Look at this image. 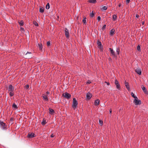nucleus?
Segmentation results:
<instances>
[{"label": "nucleus", "mask_w": 148, "mask_h": 148, "mask_svg": "<svg viewBox=\"0 0 148 148\" xmlns=\"http://www.w3.org/2000/svg\"><path fill=\"white\" fill-rule=\"evenodd\" d=\"M137 49L138 51H141L140 47L139 45H138L137 47Z\"/></svg>", "instance_id": "obj_29"}, {"label": "nucleus", "mask_w": 148, "mask_h": 148, "mask_svg": "<svg viewBox=\"0 0 148 148\" xmlns=\"http://www.w3.org/2000/svg\"><path fill=\"white\" fill-rule=\"evenodd\" d=\"M0 127L3 130L7 129V126L5 124L3 121L0 122Z\"/></svg>", "instance_id": "obj_3"}, {"label": "nucleus", "mask_w": 148, "mask_h": 148, "mask_svg": "<svg viewBox=\"0 0 148 148\" xmlns=\"http://www.w3.org/2000/svg\"><path fill=\"white\" fill-rule=\"evenodd\" d=\"M14 87L12 85L10 84L8 88V91L9 92L10 96L12 97L14 95Z\"/></svg>", "instance_id": "obj_1"}, {"label": "nucleus", "mask_w": 148, "mask_h": 148, "mask_svg": "<svg viewBox=\"0 0 148 148\" xmlns=\"http://www.w3.org/2000/svg\"><path fill=\"white\" fill-rule=\"evenodd\" d=\"M44 8L42 7H40V8L39 11L40 13H43L44 12Z\"/></svg>", "instance_id": "obj_18"}, {"label": "nucleus", "mask_w": 148, "mask_h": 148, "mask_svg": "<svg viewBox=\"0 0 148 148\" xmlns=\"http://www.w3.org/2000/svg\"><path fill=\"white\" fill-rule=\"evenodd\" d=\"M34 134L33 133H29L28 134L27 137L28 138H33L34 137Z\"/></svg>", "instance_id": "obj_15"}, {"label": "nucleus", "mask_w": 148, "mask_h": 148, "mask_svg": "<svg viewBox=\"0 0 148 148\" xmlns=\"http://www.w3.org/2000/svg\"><path fill=\"white\" fill-rule=\"evenodd\" d=\"M49 113L51 114H53L54 113V111L51 108H49Z\"/></svg>", "instance_id": "obj_17"}, {"label": "nucleus", "mask_w": 148, "mask_h": 148, "mask_svg": "<svg viewBox=\"0 0 148 148\" xmlns=\"http://www.w3.org/2000/svg\"><path fill=\"white\" fill-rule=\"evenodd\" d=\"M109 111H110V114H111V113H112V110L111 109H110V110H109Z\"/></svg>", "instance_id": "obj_43"}, {"label": "nucleus", "mask_w": 148, "mask_h": 148, "mask_svg": "<svg viewBox=\"0 0 148 148\" xmlns=\"http://www.w3.org/2000/svg\"><path fill=\"white\" fill-rule=\"evenodd\" d=\"M18 23L20 26H23L24 25V22L23 20H21L18 21Z\"/></svg>", "instance_id": "obj_20"}, {"label": "nucleus", "mask_w": 148, "mask_h": 148, "mask_svg": "<svg viewBox=\"0 0 148 148\" xmlns=\"http://www.w3.org/2000/svg\"><path fill=\"white\" fill-rule=\"evenodd\" d=\"M109 49L110 50V53L111 54L112 56L114 57H116V55L114 51L113 50V49H112L111 48H110Z\"/></svg>", "instance_id": "obj_9"}, {"label": "nucleus", "mask_w": 148, "mask_h": 148, "mask_svg": "<svg viewBox=\"0 0 148 148\" xmlns=\"http://www.w3.org/2000/svg\"><path fill=\"white\" fill-rule=\"evenodd\" d=\"M131 95L135 99L136 98L137 99V97H136V96L134 95V93L133 92H132L131 93Z\"/></svg>", "instance_id": "obj_25"}, {"label": "nucleus", "mask_w": 148, "mask_h": 148, "mask_svg": "<svg viewBox=\"0 0 148 148\" xmlns=\"http://www.w3.org/2000/svg\"><path fill=\"white\" fill-rule=\"evenodd\" d=\"M46 123V121L43 120L42 122V125H44Z\"/></svg>", "instance_id": "obj_34"}, {"label": "nucleus", "mask_w": 148, "mask_h": 148, "mask_svg": "<svg viewBox=\"0 0 148 148\" xmlns=\"http://www.w3.org/2000/svg\"><path fill=\"white\" fill-rule=\"evenodd\" d=\"M38 45L39 49L40 50H42V44L41 43H38Z\"/></svg>", "instance_id": "obj_26"}, {"label": "nucleus", "mask_w": 148, "mask_h": 148, "mask_svg": "<svg viewBox=\"0 0 148 148\" xmlns=\"http://www.w3.org/2000/svg\"><path fill=\"white\" fill-rule=\"evenodd\" d=\"M115 84L116 85V88L119 90H120L121 88V86L119 82L117 80V79L115 80Z\"/></svg>", "instance_id": "obj_6"}, {"label": "nucleus", "mask_w": 148, "mask_h": 148, "mask_svg": "<svg viewBox=\"0 0 148 148\" xmlns=\"http://www.w3.org/2000/svg\"><path fill=\"white\" fill-rule=\"evenodd\" d=\"M97 45L98 46L100 47V48L101 47V43L99 40H97Z\"/></svg>", "instance_id": "obj_21"}, {"label": "nucleus", "mask_w": 148, "mask_h": 148, "mask_svg": "<svg viewBox=\"0 0 148 148\" xmlns=\"http://www.w3.org/2000/svg\"><path fill=\"white\" fill-rule=\"evenodd\" d=\"M139 17V16L138 14H136V17L137 18H138Z\"/></svg>", "instance_id": "obj_46"}, {"label": "nucleus", "mask_w": 148, "mask_h": 148, "mask_svg": "<svg viewBox=\"0 0 148 148\" xmlns=\"http://www.w3.org/2000/svg\"><path fill=\"white\" fill-rule=\"evenodd\" d=\"M12 107L13 108H14L15 109H17L18 108V107L14 103H13Z\"/></svg>", "instance_id": "obj_23"}, {"label": "nucleus", "mask_w": 148, "mask_h": 148, "mask_svg": "<svg viewBox=\"0 0 148 148\" xmlns=\"http://www.w3.org/2000/svg\"><path fill=\"white\" fill-rule=\"evenodd\" d=\"M29 85L28 84H27L25 86V88L26 89H27L29 88Z\"/></svg>", "instance_id": "obj_38"}, {"label": "nucleus", "mask_w": 148, "mask_h": 148, "mask_svg": "<svg viewBox=\"0 0 148 148\" xmlns=\"http://www.w3.org/2000/svg\"><path fill=\"white\" fill-rule=\"evenodd\" d=\"M63 96L64 98L67 99H69L71 97V95L67 92H66L63 93Z\"/></svg>", "instance_id": "obj_4"}, {"label": "nucleus", "mask_w": 148, "mask_h": 148, "mask_svg": "<svg viewBox=\"0 0 148 148\" xmlns=\"http://www.w3.org/2000/svg\"><path fill=\"white\" fill-rule=\"evenodd\" d=\"M65 34L67 38H68L69 37V34L68 30L66 28L65 29Z\"/></svg>", "instance_id": "obj_7"}, {"label": "nucleus", "mask_w": 148, "mask_h": 148, "mask_svg": "<svg viewBox=\"0 0 148 148\" xmlns=\"http://www.w3.org/2000/svg\"><path fill=\"white\" fill-rule=\"evenodd\" d=\"M28 53H30V54H31V52H27L26 53V55H27V54H28Z\"/></svg>", "instance_id": "obj_48"}, {"label": "nucleus", "mask_w": 148, "mask_h": 148, "mask_svg": "<svg viewBox=\"0 0 148 148\" xmlns=\"http://www.w3.org/2000/svg\"><path fill=\"white\" fill-rule=\"evenodd\" d=\"M134 103L136 105H140L141 103V101L138 99L136 98L134 99Z\"/></svg>", "instance_id": "obj_5"}, {"label": "nucleus", "mask_w": 148, "mask_h": 148, "mask_svg": "<svg viewBox=\"0 0 148 148\" xmlns=\"http://www.w3.org/2000/svg\"><path fill=\"white\" fill-rule=\"evenodd\" d=\"M90 16L91 17H93L94 15V14L93 13V11H92V12L90 13Z\"/></svg>", "instance_id": "obj_30"}, {"label": "nucleus", "mask_w": 148, "mask_h": 148, "mask_svg": "<svg viewBox=\"0 0 148 148\" xmlns=\"http://www.w3.org/2000/svg\"><path fill=\"white\" fill-rule=\"evenodd\" d=\"M50 8V5L49 3H48L47 4L46 6V8L47 9H49Z\"/></svg>", "instance_id": "obj_28"}, {"label": "nucleus", "mask_w": 148, "mask_h": 148, "mask_svg": "<svg viewBox=\"0 0 148 148\" xmlns=\"http://www.w3.org/2000/svg\"><path fill=\"white\" fill-rule=\"evenodd\" d=\"M97 20L98 21H99L101 19V17L100 16H98L97 18Z\"/></svg>", "instance_id": "obj_39"}, {"label": "nucleus", "mask_w": 148, "mask_h": 148, "mask_svg": "<svg viewBox=\"0 0 148 148\" xmlns=\"http://www.w3.org/2000/svg\"><path fill=\"white\" fill-rule=\"evenodd\" d=\"M121 4L120 3V4H119V7H121Z\"/></svg>", "instance_id": "obj_49"}, {"label": "nucleus", "mask_w": 148, "mask_h": 148, "mask_svg": "<svg viewBox=\"0 0 148 148\" xmlns=\"http://www.w3.org/2000/svg\"><path fill=\"white\" fill-rule=\"evenodd\" d=\"M91 83V82L89 80H88L86 82V84H90Z\"/></svg>", "instance_id": "obj_40"}, {"label": "nucleus", "mask_w": 148, "mask_h": 148, "mask_svg": "<svg viewBox=\"0 0 148 148\" xmlns=\"http://www.w3.org/2000/svg\"><path fill=\"white\" fill-rule=\"evenodd\" d=\"M86 98L88 99H91L92 97V94L91 93L88 92L86 94Z\"/></svg>", "instance_id": "obj_12"}, {"label": "nucleus", "mask_w": 148, "mask_h": 148, "mask_svg": "<svg viewBox=\"0 0 148 148\" xmlns=\"http://www.w3.org/2000/svg\"><path fill=\"white\" fill-rule=\"evenodd\" d=\"M46 94L48 95H49L50 94V92L49 91H47L46 92Z\"/></svg>", "instance_id": "obj_42"}, {"label": "nucleus", "mask_w": 148, "mask_h": 148, "mask_svg": "<svg viewBox=\"0 0 148 148\" xmlns=\"http://www.w3.org/2000/svg\"><path fill=\"white\" fill-rule=\"evenodd\" d=\"M99 99H96L95 102V106H97L99 105Z\"/></svg>", "instance_id": "obj_16"}, {"label": "nucleus", "mask_w": 148, "mask_h": 148, "mask_svg": "<svg viewBox=\"0 0 148 148\" xmlns=\"http://www.w3.org/2000/svg\"><path fill=\"white\" fill-rule=\"evenodd\" d=\"M109 59L110 60V59H111V58H109Z\"/></svg>", "instance_id": "obj_51"}, {"label": "nucleus", "mask_w": 148, "mask_h": 148, "mask_svg": "<svg viewBox=\"0 0 148 148\" xmlns=\"http://www.w3.org/2000/svg\"><path fill=\"white\" fill-rule=\"evenodd\" d=\"M107 9V7L106 6H104L101 8V10H106Z\"/></svg>", "instance_id": "obj_31"}, {"label": "nucleus", "mask_w": 148, "mask_h": 148, "mask_svg": "<svg viewBox=\"0 0 148 148\" xmlns=\"http://www.w3.org/2000/svg\"><path fill=\"white\" fill-rule=\"evenodd\" d=\"M99 123L101 125H103V121L101 120H99Z\"/></svg>", "instance_id": "obj_35"}, {"label": "nucleus", "mask_w": 148, "mask_h": 148, "mask_svg": "<svg viewBox=\"0 0 148 148\" xmlns=\"http://www.w3.org/2000/svg\"><path fill=\"white\" fill-rule=\"evenodd\" d=\"M20 29H21V31H24V28H23V27H21L20 28Z\"/></svg>", "instance_id": "obj_41"}, {"label": "nucleus", "mask_w": 148, "mask_h": 148, "mask_svg": "<svg viewBox=\"0 0 148 148\" xmlns=\"http://www.w3.org/2000/svg\"><path fill=\"white\" fill-rule=\"evenodd\" d=\"M130 0H126V4L127 5L130 2Z\"/></svg>", "instance_id": "obj_37"}, {"label": "nucleus", "mask_w": 148, "mask_h": 148, "mask_svg": "<svg viewBox=\"0 0 148 148\" xmlns=\"http://www.w3.org/2000/svg\"><path fill=\"white\" fill-rule=\"evenodd\" d=\"M117 16L115 14H113L112 16V20L115 21L117 19Z\"/></svg>", "instance_id": "obj_19"}, {"label": "nucleus", "mask_w": 148, "mask_h": 148, "mask_svg": "<svg viewBox=\"0 0 148 148\" xmlns=\"http://www.w3.org/2000/svg\"><path fill=\"white\" fill-rule=\"evenodd\" d=\"M109 59L110 60V59H111V58H109Z\"/></svg>", "instance_id": "obj_50"}, {"label": "nucleus", "mask_w": 148, "mask_h": 148, "mask_svg": "<svg viewBox=\"0 0 148 148\" xmlns=\"http://www.w3.org/2000/svg\"><path fill=\"white\" fill-rule=\"evenodd\" d=\"M43 99L45 101H48V98L47 96L45 94H43L42 95Z\"/></svg>", "instance_id": "obj_8"}, {"label": "nucleus", "mask_w": 148, "mask_h": 148, "mask_svg": "<svg viewBox=\"0 0 148 148\" xmlns=\"http://www.w3.org/2000/svg\"><path fill=\"white\" fill-rule=\"evenodd\" d=\"M115 29H112L110 32V34L111 36L113 35L114 34Z\"/></svg>", "instance_id": "obj_14"}, {"label": "nucleus", "mask_w": 148, "mask_h": 148, "mask_svg": "<svg viewBox=\"0 0 148 148\" xmlns=\"http://www.w3.org/2000/svg\"><path fill=\"white\" fill-rule=\"evenodd\" d=\"M105 82L106 83V84L108 85H110V83L109 82Z\"/></svg>", "instance_id": "obj_44"}, {"label": "nucleus", "mask_w": 148, "mask_h": 148, "mask_svg": "<svg viewBox=\"0 0 148 148\" xmlns=\"http://www.w3.org/2000/svg\"><path fill=\"white\" fill-rule=\"evenodd\" d=\"M135 72L139 75L141 74V71L140 68H137L135 70Z\"/></svg>", "instance_id": "obj_10"}, {"label": "nucleus", "mask_w": 148, "mask_h": 148, "mask_svg": "<svg viewBox=\"0 0 148 148\" xmlns=\"http://www.w3.org/2000/svg\"><path fill=\"white\" fill-rule=\"evenodd\" d=\"M50 44H51L50 41H48L47 42V45L48 47L50 45Z\"/></svg>", "instance_id": "obj_32"}, {"label": "nucleus", "mask_w": 148, "mask_h": 148, "mask_svg": "<svg viewBox=\"0 0 148 148\" xmlns=\"http://www.w3.org/2000/svg\"><path fill=\"white\" fill-rule=\"evenodd\" d=\"M141 88L144 92L146 94H148V92L147 90L146 89L145 87L142 85L141 86Z\"/></svg>", "instance_id": "obj_11"}, {"label": "nucleus", "mask_w": 148, "mask_h": 148, "mask_svg": "<svg viewBox=\"0 0 148 148\" xmlns=\"http://www.w3.org/2000/svg\"><path fill=\"white\" fill-rule=\"evenodd\" d=\"M116 52L118 55H119L120 53V49L119 47H116Z\"/></svg>", "instance_id": "obj_22"}, {"label": "nucleus", "mask_w": 148, "mask_h": 148, "mask_svg": "<svg viewBox=\"0 0 148 148\" xmlns=\"http://www.w3.org/2000/svg\"><path fill=\"white\" fill-rule=\"evenodd\" d=\"M145 23V22L144 21H142V25H143Z\"/></svg>", "instance_id": "obj_47"}, {"label": "nucleus", "mask_w": 148, "mask_h": 148, "mask_svg": "<svg viewBox=\"0 0 148 148\" xmlns=\"http://www.w3.org/2000/svg\"><path fill=\"white\" fill-rule=\"evenodd\" d=\"M125 84L127 90L128 91H129L130 90V87L128 83L125 81Z\"/></svg>", "instance_id": "obj_13"}, {"label": "nucleus", "mask_w": 148, "mask_h": 148, "mask_svg": "<svg viewBox=\"0 0 148 148\" xmlns=\"http://www.w3.org/2000/svg\"><path fill=\"white\" fill-rule=\"evenodd\" d=\"M86 18L85 17H84V18L82 20V22L85 24L86 23Z\"/></svg>", "instance_id": "obj_27"}, {"label": "nucleus", "mask_w": 148, "mask_h": 148, "mask_svg": "<svg viewBox=\"0 0 148 148\" xmlns=\"http://www.w3.org/2000/svg\"><path fill=\"white\" fill-rule=\"evenodd\" d=\"M106 25H104L102 27V29L103 30L105 29L106 28Z\"/></svg>", "instance_id": "obj_36"}, {"label": "nucleus", "mask_w": 148, "mask_h": 148, "mask_svg": "<svg viewBox=\"0 0 148 148\" xmlns=\"http://www.w3.org/2000/svg\"><path fill=\"white\" fill-rule=\"evenodd\" d=\"M54 136L53 135V134H52L51 135V138H53L54 137Z\"/></svg>", "instance_id": "obj_45"}, {"label": "nucleus", "mask_w": 148, "mask_h": 148, "mask_svg": "<svg viewBox=\"0 0 148 148\" xmlns=\"http://www.w3.org/2000/svg\"><path fill=\"white\" fill-rule=\"evenodd\" d=\"M88 1L90 3H95L97 1L96 0H89Z\"/></svg>", "instance_id": "obj_24"}, {"label": "nucleus", "mask_w": 148, "mask_h": 148, "mask_svg": "<svg viewBox=\"0 0 148 148\" xmlns=\"http://www.w3.org/2000/svg\"><path fill=\"white\" fill-rule=\"evenodd\" d=\"M34 24L36 26H38V23L36 22V21L34 22Z\"/></svg>", "instance_id": "obj_33"}, {"label": "nucleus", "mask_w": 148, "mask_h": 148, "mask_svg": "<svg viewBox=\"0 0 148 148\" xmlns=\"http://www.w3.org/2000/svg\"><path fill=\"white\" fill-rule=\"evenodd\" d=\"M73 102L72 105V106L73 108L75 110L76 108L77 107L78 102L76 99L75 98L73 99Z\"/></svg>", "instance_id": "obj_2"}]
</instances>
